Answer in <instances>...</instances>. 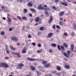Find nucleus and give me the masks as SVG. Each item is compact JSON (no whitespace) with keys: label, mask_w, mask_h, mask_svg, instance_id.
I'll return each instance as SVG.
<instances>
[{"label":"nucleus","mask_w":76,"mask_h":76,"mask_svg":"<svg viewBox=\"0 0 76 76\" xmlns=\"http://www.w3.org/2000/svg\"><path fill=\"white\" fill-rule=\"evenodd\" d=\"M0 67H4V68H8L9 66V65L6 63L2 62L0 63Z\"/></svg>","instance_id":"obj_1"},{"label":"nucleus","mask_w":76,"mask_h":76,"mask_svg":"<svg viewBox=\"0 0 76 76\" xmlns=\"http://www.w3.org/2000/svg\"><path fill=\"white\" fill-rule=\"evenodd\" d=\"M38 9L39 10H50L49 8H45L42 7V5L40 4L38 7Z\"/></svg>","instance_id":"obj_2"},{"label":"nucleus","mask_w":76,"mask_h":76,"mask_svg":"<svg viewBox=\"0 0 76 76\" xmlns=\"http://www.w3.org/2000/svg\"><path fill=\"white\" fill-rule=\"evenodd\" d=\"M24 66V65L22 63H20L18 64V66L17 67V69H21L22 67Z\"/></svg>","instance_id":"obj_3"},{"label":"nucleus","mask_w":76,"mask_h":76,"mask_svg":"<svg viewBox=\"0 0 76 76\" xmlns=\"http://www.w3.org/2000/svg\"><path fill=\"white\" fill-rule=\"evenodd\" d=\"M1 9H2L5 12H6L7 13L9 12V11L7 10V7H5L4 6H1Z\"/></svg>","instance_id":"obj_4"},{"label":"nucleus","mask_w":76,"mask_h":76,"mask_svg":"<svg viewBox=\"0 0 76 76\" xmlns=\"http://www.w3.org/2000/svg\"><path fill=\"white\" fill-rule=\"evenodd\" d=\"M64 2H65L64 3L63 2H60V4H62L64 6H67V2L65 0H63Z\"/></svg>","instance_id":"obj_5"},{"label":"nucleus","mask_w":76,"mask_h":76,"mask_svg":"<svg viewBox=\"0 0 76 76\" xmlns=\"http://www.w3.org/2000/svg\"><path fill=\"white\" fill-rule=\"evenodd\" d=\"M11 39L12 41H18L19 40V39L17 37H13L11 38Z\"/></svg>","instance_id":"obj_6"},{"label":"nucleus","mask_w":76,"mask_h":76,"mask_svg":"<svg viewBox=\"0 0 76 76\" xmlns=\"http://www.w3.org/2000/svg\"><path fill=\"white\" fill-rule=\"evenodd\" d=\"M12 54H14V55H16L17 56V57H20V53H15V52H12Z\"/></svg>","instance_id":"obj_7"},{"label":"nucleus","mask_w":76,"mask_h":76,"mask_svg":"<svg viewBox=\"0 0 76 76\" xmlns=\"http://www.w3.org/2000/svg\"><path fill=\"white\" fill-rule=\"evenodd\" d=\"M27 60H28L29 61H36L37 59L35 58H26Z\"/></svg>","instance_id":"obj_8"},{"label":"nucleus","mask_w":76,"mask_h":76,"mask_svg":"<svg viewBox=\"0 0 76 76\" xmlns=\"http://www.w3.org/2000/svg\"><path fill=\"white\" fill-rule=\"evenodd\" d=\"M53 20V16H50V18L48 20L49 23L50 24L52 22Z\"/></svg>","instance_id":"obj_9"},{"label":"nucleus","mask_w":76,"mask_h":76,"mask_svg":"<svg viewBox=\"0 0 76 76\" xmlns=\"http://www.w3.org/2000/svg\"><path fill=\"white\" fill-rule=\"evenodd\" d=\"M75 47V45L74 44H72L71 46V51L72 52L73 51V49H74V47Z\"/></svg>","instance_id":"obj_10"},{"label":"nucleus","mask_w":76,"mask_h":76,"mask_svg":"<svg viewBox=\"0 0 76 76\" xmlns=\"http://www.w3.org/2000/svg\"><path fill=\"white\" fill-rule=\"evenodd\" d=\"M53 35V33H50L48 35V37L49 38H51Z\"/></svg>","instance_id":"obj_11"},{"label":"nucleus","mask_w":76,"mask_h":76,"mask_svg":"<svg viewBox=\"0 0 76 76\" xmlns=\"http://www.w3.org/2000/svg\"><path fill=\"white\" fill-rule=\"evenodd\" d=\"M26 52V48H24L22 50V53L23 54H25Z\"/></svg>","instance_id":"obj_12"},{"label":"nucleus","mask_w":76,"mask_h":76,"mask_svg":"<svg viewBox=\"0 0 76 76\" xmlns=\"http://www.w3.org/2000/svg\"><path fill=\"white\" fill-rule=\"evenodd\" d=\"M30 10L31 12H33V13H36L37 12V11L35 10V9L33 8H31L30 9Z\"/></svg>","instance_id":"obj_13"},{"label":"nucleus","mask_w":76,"mask_h":76,"mask_svg":"<svg viewBox=\"0 0 76 76\" xmlns=\"http://www.w3.org/2000/svg\"><path fill=\"white\" fill-rule=\"evenodd\" d=\"M34 20L36 22H38L39 20V18L38 17H37Z\"/></svg>","instance_id":"obj_14"},{"label":"nucleus","mask_w":76,"mask_h":76,"mask_svg":"<svg viewBox=\"0 0 76 76\" xmlns=\"http://www.w3.org/2000/svg\"><path fill=\"white\" fill-rule=\"evenodd\" d=\"M45 67H51V65L50 64L48 63L45 65Z\"/></svg>","instance_id":"obj_15"},{"label":"nucleus","mask_w":76,"mask_h":76,"mask_svg":"<svg viewBox=\"0 0 76 76\" xmlns=\"http://www.w3.org/2000/svg\"><path fill=\"white\" fill-rule=\"evenodd\" d=\"M64 12L62 11L60 12V13L59 14V15L60 16H62L63 15H64Z\"/></svg>","instance_id":"obj_16"},{"label":"nucleus","mask_w":76,"mask_h":76,"mask_svg":"<svg viewBox=\"0 0 76 76\" xmlns=\"http://www.w3.org/2000/svg\"><path fill=\"white\" fill-rule=\"evenodd\" d=\"M10 48L11 49V50H13L14 51H15V50H16V49L13 47L12 46H10Z\"/></svg>","instance_id":"obj_17"},{"label":"nucleus","mask_w":76,"mask_h":76,"mask_svg":"<svg viewBox=\"0 0 76 76\" xmlns=\"http://www.w3.org/2000/svg\"><path fill=\"white\" fill-rule=\"evenodd\" d=\"M64 46L65 48H67V47H68V45H67L66 43H64Z\"/></svg>","instance_id":"obj_18"},{"label":"nucleus","mask_w":76,"mask_h":76,"mask_svg":"<svg viewBox=\"0 0 76 76\" xmlns=\"http://www.w3.org/2000/svg\"><path fill=\"white\" fill-rule=\"evenodd\" d=\"M7 18L8 19V21L9 22H12V19L10 18L9 17H7Z\"/></svg>","instance_id":"obj_19"},{"label":"nucleus","mask_w":76,"mask_h":76,"mask_svg":"<svg viewBox=\"0 0 76 76\" xmlns=\"http://www.w3.org/2000/svg\"><path fill=\"white\" fill-rule=\"evenodd\" d=\"M64 56H65V57H67V58H68V57H69V55L66 53H64Z\"/></svg>","instance_id":"obj_20"},{"label":"nucleus","mask_w":76,"mask_h":76,"mask_svg":"<svg viewBox=\"0 0 76 76\" xmlns=\"http://www.w3.org/2000/svg\"><path fill=\"white\" fill-rule=\"evenodd\" d=\"M23 11L24 13H26L28 12V10H27V9H24L23 10Z\"/></svg>","instance_id":"obj_21"},{"label":"nucleus","mask_w":76,"mask_h":76,"mask_svg":"<svg viewBox=\"0 0 76 76\" xmlns=\"http://www.w3.org/2000/svg\"><path fill=\"white\" fill-rule=\"evenodd\" d=\"M65 68L67 69H68L70 68V66L69 65H66L65 66Z\"/></svg>","instance_id":"obj_22"},{"label":"nucleus","mask_w":76,"mask_h":76,"mask_svg":"<svg viewBox=\"0 0 76 76\" xmlns=\"http://www.w3.org/2000/svg\"><path fill=\"white\" fill-rule=\"evenodd\" d=\"M73 26H74V29H76V24L75 23H73Z\"/></svg>","instance_id":"obj_23"},{"label":"nucleus","mask_w":76,"mask_h":76,"mask_svg":"<svg viewBox=\"0 0 76 76\" xmlns=\"http://www.w3.org/2000/svg\"><path fill=\"white\" fill-rule=\"evenodd\" d=\"M61 68L59 66H57V69L59 71H60V70H61Z\"/></svg>","instance_id":"obj_24"},{"label":"nucleus","mask_w":76,"mask_h":76,"mask_svg":"<svg viewBox=\"0 0 76 76\" xmlns=\"http://www.w3.org/2000/svg\"><path fill=\"white\" fill-rule=\"evenodd\" d=\"M28 6L29 7H32V4L29 2L28 3Z\"/></svg>","instance_id":"obj_25"},{"label":"nucleus","mask_w":76,"mask_h":76,"mask_svg":"<svg viewBox=\"0 0 76 76\" xmlns=\"http://www.w3.org/2000/svg\"><path fill=\"white\" fill-rule=\"evenodd\" d=\"M51 46L53 47H56V44L55 43H53L51 44Z\"/></svg>","instance_id":"obj_26"},{"label":"nucleus","mask_w":76,"mask_h":76,"mask_svg":"<svg viewBox=\"0 0 76 76\" xmlns=\"http://www.w3.org/2000/svg\"><path fill=\"white\" fill-rule=\"evenodd\" d=\"M61 48L62 51H64L65 49L64 47L63 46H61Z\"/></svg>","instance_id":"obj_27"},{"label":"nucleus","mask_w":76,"mask_h":76,"mask_svg":"<svg viewBox=\"0 0 76 76\" xmlns=\"http://www.w3.org/2000/svg\"><path fill=\"white\" fill-rule=\"evenodd\" d=\"M42 63L43 65H45V64H46L47 63V62L46 61H44L42 62Z\"/></svg>","instance_id":"obj_28"},{"label":"nucleus","mask_w":76,"mask_h":76,"mask_svg":"<svg viewBox=\"0 0 76 76\" xmlns=\"http://www.w3.org/2000/svg\"><path fill=\"white\" fill-rule=\"evenodd\" d=\"M75 35V34L73 32H72L71 34V37H74V35Z\"/></svg>","instance_id":"obj_29"},{"label":"nucleus","mask_w":76,"mask_h":76,"mask_svg":"<svg viewBox=\"0 0 76 76\" xmlns=\"http://www.w3.org/2000/svg\"><path fill=\"white\" fill-rule=\"evenodd\" d=\"M22 19L23 20H27V19L26 17H22Z\"/></svg>","instance_id":"obj_30"},{"label":"nucleus","mask_w":76,"mask_h":76,"mask_svg":"<svg viewBox=\"0 0 76 76\" xmlns=\"http://www.w3.org/2000/svg\"><path fill=\"white\" fill-rule=\"evenodd\" d=\"M59 24L60 25L62 26L63 24V21H60L59 23Z\"/></svg>","instance_id":"obj_31"},{"label":"nucleus","mask_w":76,"mask_h":76,"mask_svg":"<svg viewBox=\"0 0 76 76\" xmlns=\"http://www.w3.org/2000/svg\"><path fill=\"white\" fill-rule=\"evenodd\" d=\"M30 68L32 70H35V68L34 66H31L30 67Z\"/></svg>","instance_id":"obj_32"},{"label":"nucleus","mask_w":76,"mask_h":76,"mask_svg":"<svg viewBox=\"0 0 76 76\" xmlns=\"http://www.w3.org/2000/svg\"><path fill=\"white\" fill-rule=\"evenodd\" d=\"M57 48L59 50H60V51H61V48H60V46L59 45H58Z\"/></svg>","instance_id":"obj_33"},{"label":"nucleus","mask_w":76,"mask_h":76,"mask_svg":"<svg viewBox=\"0 0 76 76\" xmlns=\"http://www.w3.org/2000/svg\"><path fill=\"white\" fill-rule=\"evenodd\" d=\"M56 28L57 29H60V28H61L60 26L58 25H56Z\"/></svg>","instance_id":"obj_34"},{"label":"nucleus","mask_w":76,"mask_h":76,"mask_svg":"<svg viewBox=\"0 0 76 76\" xmlns=\"http://www.w3.org/2000/svg\"><path fill=\"white\" fill-rule=\"evenodd\" d=\"M52 8L54 10H56L57 8L55 6H53L52 7Z\"/></svg>","instance_id":"obj_35"},{"label":"nucleus","mask_w":76,"mask_h":76,"mask_svg":"<svg viewBox=\"0 0 76 76\" xmlns=\"http://www.w3.org/2000/svg\"><path fill=\"white\" fill-rule=\"evenodd\" d=\"M40 29L41 31H43L44 30V27H41L40 28Z\"/></svg>","instance_id":"obj_36"},{"label":"nucleus","mask_w":76,"mask_h":76,"mask_svg":"<svg viewBox=\"0 0 76 76\" xmlns=\"http://www.w3.org/2000/svg\"><path fill=\"white\" fill-rule=\"evenodd\" d=\"M31 37L32 36H31V35L30 34H29L28 36V37L29 39H30V38H31Z\"/></svg>","instance_id":"obj_37"},{"label":"nucleus","mask_w":76,"mask_h":76,"mask_svg":"<svg viewBox=\"0 0 76 76\" xmlns=\"http://www.w3.org/2000/svg\"><path fill=\"white\" fill-rule=\"evenodd\" d=\"M17 2H20V3H22V0H16Z\"/></svg>","instance_id":"obj_38"},{"label":"nucleus","mask_w":76,"mask_h":76,"mask_svg":"<svg viewBox=\"0 0 76 76\" xmlns=\"http://www.w3.org/2000/svg\"><path fill=\"white\" fill-rule=\"evenodd\" d=\"M1 34L2 35H4V31H3L2 32H1Z\"/></svg>","instance_id":"obj_39"},{"label":"nucleus","mask_w":76,"mask_h":76,"mask_svg":"<svg viewBox=\"0 0 76 76\" xmlns=\"http://www.w3.org/2000/svg\"><path fill=\"white\" fill-rule=\"evenodd\" d=\"M64 35H65V36H66V37H68V35H67V34L66 33H65L64 34Z\"/></svg>","instance_id":"obj_40"},{"label":"nucleus","mask_w":76,"mask_h":76,"mask_svg":"<svg viewBox=\"0 0 76 76\" xmlns=\"http://www.w3.org/2000/svg\"><path fill=\"white\" fill-rule=\"evenodd\" d=\"M32 45H34V46H35L36 45V43L35 42H33L32 43Z\"/></svg>","instance_id":"obj_41"},{"label":"nucleus","mask_w":76,"mask_h":76,"mask_svg":"<svg viewBox=\"0 0 76 76\" xmlns=\"http://www.w3.org/2000/svg\"><path fill=\"white\" fill-rule=\"evenodd\" d=\"M18 18V19L20 20H22L21 18H20V17L19 16H17Z\"/></svg>","instance_id":"obj_42"},{"label":"nucleus","mask_w":76,"mask_h":76,"mask_svg":"<svg viewBox=\"0 0 76 76\" xmlns=\"http://www.w3.org/2000/svg\"><path fill=\"white\" fill-rule=\"evenodd\" d=\"M41 32H38L37 33V34L38 35H41Z\"/></svg>","instance_id":"obj_43"},{"label":"nucleus","mask_w":76,"mask_h":76,"mask_svg":"<svg viewBox=\"0 0 76 76\" xmlns=\"http://www.w3.org/2000/svg\"><path fill=\"white\" fill-rule=\"evenodd\" d=\"M38 46L39 47H41V45L40 44H38Z\"/></svg>","instance_id":"obj_44"},{"label":"nucleus","mask_w":76,"mask_h":76,"mask_svg":"<svg viewBox=\"0 0 76 76\" xmlns=\"http://www.w3.org/2000/svg\"><path fill=\"white\" fill-rule=\"evenodd\" d=\"M45 13L46 15H48V11H45Z\"/></svg>","instance_id":"obj_45"},{"label":"nucleus","mask_w":76,"mask_h":76,"mask_svg":"<svg viewBox=\"0 0 76 76\" xmlns=\"http://www.w3.org/2000/svg\"><path fill=\"white\" fill-rule=\"evenodd\" d=\"M52 73L53 74L56 73V71H53L52 72Z\"/></svg>","instance_id":"obj_46"},{"label":"nucleus","mask_w":76,"mask_h":76,"mask_svg":"<svg viewBox=\"0 0 76 76\" xmlns=\"http://www.w3.org/2000/svg\"><path fill=\"white\" fill-rule=\"evenodd\" d=\"M53 29H55V28H56V25H53Z\"/></svg>","instance_id":"obj_47"},{"label":"nucleus","mask_w":76,"mask_h":76,"mask_svg":"<svg viewBox=\"0 0 76 76\" xmlns=\"http://www.w3.org/2000/svg\"><path fill=\"white\" fill-rule=\"evenodd\" d=\"M4 58H5V59H9V57H5Z\"/></svg>","instance_id":"obj_48"},{"label":"nucleus","mask_w":76,"mask_h":76,"mask_svg":"<svg viewBox=\"0 0 76 76\" xmlns=\"http://www.w3.org/2000/svg\"><path fill=\"white\" fill-rule=\"evenodd\" d=\"M67 53L69 54H70V51L68 50L67 51Z\"/></svg>","instance_id":"obj_49"},{"label":"nucleus","mask_w":76,"mask_h":76,"mask_svg":"<svg viewBox=\"0 0 76 76\" xmlns=\"http://www.w3.org/2000/svg\"><path fill=\"white\" fill-rule=\"evenodd\" d=\"M55 3H57V2H58V1H59V0H55Z\"/></svg>","instance_id":"obj_50"},{"label":"nucleus","mask_w":76,"mask_h":76,"mask_svg":"<svg viewBox=\"0 0 76 76\" xmlns=\"http://www.w3.org/2000/svg\"><path fill=\"white\" fill-rule=\"evenodd\" d=\"M12 30H13V29H12V28H10L9 29V31H12Z\"/></svg>","instance_id":"obj_51"},{"label":"nucleus","mask_w":76,"mask_h":76,"mask_svg":"<svg viewBox=\"0 0 76 76\" xmlns=\"http://www.w3.org/2000/svg\"><path fill=\"white\" fill-rule=\"evenodd\" d=\"M29 16H30V17H32V15L31 14H30L29 15Z\"/></svg>","instance_id":"obj_52"},{"label":"nucleus","mask_w":76,"mask_h":76,"mask_svg":"<svg viewBox=\"0 0 76 76\" xmlns=\"http://www.w3.org/2000/svg\"><path fill=\"white\" fill-rule=\"evenodd\" d=\"M60 20H63V18H60Z\"/></svg>","instance_id":"obj_53"},{"label":"nucleus","mask_w":76,"mask_h":76,"mask_svg":"<svg viewBox=\"0 0 76 76\" xmlns=\"http://www.w3.org/2000/svg\"><path fill=\"white\" fill-rule=\"evenodd\" d=\"M52 52H53V51H52V50L50 49L49 50V52L50 53H52Z\"/></svg>","instance_id":"obj_54"},{"label":"nucleus","mask_w":76,"mask_h":76,"mask_svg":"<svg viewBox=\"0 0 76 76\" xmlns=\"http://www.w3.org/2000/svg\"><path fill=\"white\" fill-rule=\"evenodd\" d=\"M56 32H60V30H59L57 29L56 30Z\"/></svg>","instance_id":"obj_55"},{"label":"nucleus","mask_w":76,"mask_h":76,"mask_svg":"<svg viewBox=\"0 0 76 76\" xmlns=\"http://www.w3.org/2000/svg\"><path fill=\"white\" fill-rule=\"evenodd\" d=\"M7 53L8 54H9V51L8 50H7Z\"/></svg>","instance_id":"obj_56"},{"label":"nucleus","mask_w":76,"mask_h":76,"mask_svg":"<svg viewBox=\"0 0 76 76\" xmlns=\"http://www.w3.org/2000/svg\"><path fill=\"white\" fill-rule=\"evenodd\" d=\"M56 75L57 76H60V74H59V73H58L56 74Z\"/></svg>","instance_id":"obj_57"},{"label":"nucleus","mask_w":76,"mask_h":76,"mask_svg":"<svg viewBox=\"0 0 76 76\" xmlns=\"http://www.w3.org/2000/svg\"><path fill=\"white\" fill-rule=\"evenodd\" d=\"M44 7H47V6L46 5H43Z\"/></svg>","instance_id":"obj_58"},{"label":"nucleus","mask_w":76,"mask_h":76,"mask_svg":"<svg viewBox=\"0 0 76 76\" xmlns=\"http://www.w3.org/2000/svg\"><path fill=\"white\" fill-rule=\"evenodd\" d=\"M42 50L41 49V50H39V52L40 53H41V52H42Z\"/></svg>","instance_id":"obj_59"},{"label":"nucleus","mask_w":76,"mask_h":76,"mask_svg":"<svg viewBox=\"0 0 76 76\" xmlns=\"http://www.w3.org/2000/svg\"><path fill=\"white\" fill-rule=\"evenodd\" d=\"M37 53H40L39 50H37Z\"/></svg>","instance_id":"obj_60"},{"label":"nucleus","mask_w":76,"mask_h":76,"mask_svg":"<svg viewBox=\"0 0 76 76\" xmlns=\"http://www.w3.org/2000/svg\"><path fill=\"white\" fill-rule=\"evenodd\" d=\"M72 52H74V53H76V50H73Z\"/></svg>","instance_id":"obj_61"},{"label":"nucleus","mask_w":76,"mask_h":76,"mask_svg":"<svg viewBox=\"0 0 76 76\" xmlns=\"http://www.w3.org/2000/svg\"><path fill=\"white\" fill-rule=\"evenodd\" d=\"M64 60L66 61H67V60H68V59H67V58H65Z\"/></svg>","instance_id":"obj_62"},{"label":"nucleus","mask_w":76,"mask_h":76,"mask_svg":"<svg viewBox=\"0 0 76 76\" xmlns=\"http://www.w3.org/2000/svg\"><path fill=\"white\" fill-rule=\"evenodd\" d=\"M3 19L4 20H6V18L5 17H3Z\"/></svg>","instance_id":"obj_63"},{"label":"nucleus","mask_w":76,"mask_h":76,"mask_svg":"<svg viewBox=\"0 0 76 76\" xmlns=\"http://www.w3.org/2000/svg\"><path fill=\"white\" fill-rule=\"evenodd\" d=\"M48 76H52V75H51V74H49L48 75Z\"/></svg>","instance_id":"obj_64"}]
</instances>
